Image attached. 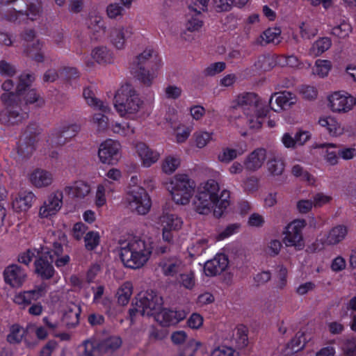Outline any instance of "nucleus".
I'll return each instance as SVG.
<instances>
[{
  "instance_id": "nucleus-1",
  "label": "nucleus",
  "mask_w": 356,
  "mask_h": 356,
  "mask_svg": "<svg viewBox=\"0 0 356 356\" xmlns=\"http://www.w3.org/2000/svg\"><path fill=\"white\" fill-rule=\"evenodd\" d=\"M219 186L217 181L209 179L204 186L200 189L193 200V205L195 211L200 214L207 215L214 207L213 216L221 218L229 206V191L223 190L220 196L218 195Z\"/></svg>"
},
{
  "instance_id": "nucleus-2",
  "label": "nucleus",
  "mask_w": 356,
  "mask_h": 356,
  "mask_svg": "<svg viewBox=\"0 0 356 356\" xmlns=\"http://www.w3.org/2000/svg\"><path fill=\"white\" fill-rule=\"evenodd\" d=\"M119 256L123 265L129 268L138 269L149 260L152 254L150 244L141 239L120 241Z\"/></svg>"
},
{
  "instance_id": "nucleus-3",
  "label": "nucleus",
  "mask_w": 356,
  "mask_h": 356,
  "mask_svg": "<svg viewBox=\"0 0 356 356\" xmlns=\"http://www.w3.org/2000/svg\"><path fill=\"white\" fill-rule=\"evenodd\" d=\"M153 50L145 49L141 54L136 56L130 64V72L145 86H150L154 79V75L151 72L156 65V57L153 58Z\"/></svg>"
},
{
  "instance_id": "nucleus-4",
  "label": "nucleus",
  "mask_w": 356,
  "mask_h": 356,
  "mask_svg": "<svg viewBox=\"0 0 356 356\" xmlns=\"http://www.w3.org/2000/svg\"><path fill=\"white\" fill-rule=\"evenodd\" d=\"M143 102L129 84L122 86L114 97V106L121 116L137 113Z\"/></svg>"
},
{
  "instance_id": "nucleus-5",
  "label": "nucleus",
  "mask_w": 356,
  "mask_h": 356,
  "mask_svg": "<svg viewBox=\"0 0 356 356\" xmlns=\"http://www.w3.org/2000/svg\"><path fill=\"white\" fill-rule=\"evenodd\" d=\"M172 198L177 204L186 205L190 202L195 188V182L186 175H177L170 182Z\"/></svg>"
},
{
  "instance_id": "nucleus-6",
  "label": "nucleus",
  "mask_w": 356,
  "mask_h": 356,
  "mask_svg": "<svg viewBox=\"0 0 356 356\" xmlns=\"http://www.w3.org/2000/svg\"><path fill=\"white\" fill-rule=\"evenodd\" d=\"M135 305L141 308V316H154L161 310L163 305V298L156 291L147 290L138 294Z\"/></svg>"
},
{
  "instance_id": "nucleus-7",
  "label": "nucleus",
  "mask_w": 356,
  "mask_h": 356,
  "mask_svg": "<svg viewBox=\"0 0 356 356\" xmlns=\"http://www.w3.org/2000/svg\"><path fill=\"white\" fill-rule=\"evenodd\" d=\"M35 78L31 74H22L18 78L15 92H4L1 95V101L7 107H22V95L26 87H29Z\"/></svg>"
},
{
  "instance_id": "nucleus-8",
  "label": "nucleus",
  "mask_w": 356,
  "mask_h": 356,
  "mask_svg": "<svg viewBox=\"0 0 356 356\" xmlns=\"http://www.w3.org/2000/svg\"><path fill=\"white\" fill-rule=\"evenodd\" d=\"M127 200L130 208L138 214L145 215L150 209L151 200L147 191L138 186H132L128 192Z\"/></svg>"
},
{
  "instance_id": "nucleus-9",
  "label": "nucleus",
  "mask_w": 356,
  "mask_h": 356,
  "mask_svg": "<svg viewBox=\"0 0 356 356\" xmlns=\"http://www.w3.org/2000/svg\"><path fill=\"white\" fill-rule=\"evenodd\" d=\"M120 144L112 140H107L100 145L98 156L103 163L115 165L120 158Z\"/></svg>"
},
{
  "instance_id": "nucleus-10",
  "label": "nucleus",
  "mask_w": 356,
  "mask_h": 356,
  "mask_svg": "<svg viewBox=\"0 0 356 356\" xmlns=\"http://www.w3.org/2000/svg\"><path fill=\"white\" fill-rule=\"evenodd\" d=\"M186 316L184 310L174 311L167 308H163L155 316L154 320L163 327L176 325Z\"/></svg>"
},
{
  "instance_id": "nucleus-11",
  "label": "nucleus",
  "mask_w": 356,
  "mask_h": 356,
  "mask_svg": "<svg viewBox=\"0 0 356 356\" xmlns=\"http://www.w3.org/2000/svg\"><path fill=\"white\" fill-rule=\"evenodd\" d=\"M5 282L13 288H19L22 286L26 278V273L21 266L11 264L7 266L3 271Z\"/></svg>"
},
{
  "instance_id": "nucleus-12",
  "label": "nucleus",
  "mask_w": 356,
  "mask_h": 356,
  "mask_svg": "<svg viewBox=\"0 0 356 356\" xmlns=\"http://www.w3.org/2000/svg\"><path fill=\"white\" fill-rule=\"evenodd\" d=\"M236 103V105L229 108L230 116L234 118L238 117L236 113V111L244 110L245 107L258 108L259 97L254 92H246L238 95Z\"/></svg>"
},
{
  "instance_id": "nucleus-13",
  "label": "nucleus",
  "mask_w": 356,
  "mask_h": 356,
  "mask_svg": "<svg viewBox=\"0 0 356 356\" xmlns=\"http://www.w3.org/2000/svg\"><path fill=\"white\" fill-rule=\"evenodd\" d=\"M63 197V193L59 191L49 195L47 200L44 202V205L40 209V216L41 218H48L56 214L62 207Z\"/></svg>"
},
{
  "instance_id": "nucleus-14",
  "label": "nucleus",
  "mask_w": 356,
  "mask_h": 356,
  "mask_svg": "<svg viewBox=\"0 0 356 356\" xmlns=\"http://www.w3.org/2000/svg\"><path fill=\"white\" fill-rule=\"evenodd\" d=\"M35 273L42 280L51 279L55 274L53 261L46 259L45 256H39L34 261Z\"/></svg>"
},
{
  "instance_id": "nucleus-15",
  "label": "nucleus",
  "mask_w": 356,
  "mask_h": 356,
  "mask_svg": "<svg viewBox=\"0 0 356 356\" xmlns=\"http://www.w3.org/2000/svg\"><path fill=\"white\" fill-rule=\"evenodd\" d=\"M284 234L283 242L287 247H294L297 251L304 249L305 245L302 232L298 231L294 226H287Z\"/></svg>"
},
{
  "instance_id": "nucleus-16",
  "label": "nucleus",
  "mask_w": 356,
  "mask_h": 356,
  "mask_svg": "<svg viewBox=\"0 0 356 356\" xmlns=\"http://www.w3.org/2000/svg\"><path fill=\"white\" fill-rule=\"evenodd\" d=\"M47 284L42 283L34 289L20 293L15 297V302L18 305H30L33 300H37L44 296Z\"/></svg>"
},
{
  "instance_id": "nucleus-17",
  "label": "nucleus",
  "mask_w": 356,
  "mask_h": 356,
  "mask_svg": "<svg viewBox=\"0 0 356 356\" xmlns=\"http://www.w3.org/2000/svg\"><path fill=\"white\" fill-rule=\"evenodd\" d=\"M266 159V150L264 148H257L252 152L244 161V168L250 172L259 170Z\"/></svg>"
},
{
  "instance_id": "nucleus-18",
  "label": "nucleus",
  "mask_w": 356,
  "mask_h": 356,
  "mask_svg": "<svg viewBox=\"0 0 356 356\" xmlns=\"http://www.w3.org/2000/svg\"><path fill=\"white\" fill-rule=\"evenodd\" d=\"M133 35L132 28L120 27L112 29L110 33V40L118 49H123L126 40Z\"/></svg>"
},
{
  "instance_id": "nucleus-19",
  "label": "nucleus",
  "mask_w": 356,
  "mask_h": 356,
  "mask_svg": "<svg viewBox=\"0 0 356 356\" xmlns=\"http://www.w3.org/2000/svg\"><path fill=\"white\" fill-rule=\"evenodd\" d=\"M80 129L81 127L77 124L63 127L60 130L52 134V143L56 145H63L69 139L74 137Z\"/></svg>"
},
{
  "instance_id": "nucleus-20",
  "label": "nucleus",
  "mask_w": 356,
  "mask_h": 356,
  "mask_svg": "<svg viewBox=\"0 0 356 356\" xmlns=\"http://www.w3.org/2000/svg\"><path fill=\"white\" fill-rule=\"evenodd\" d=\"M353 97L341 95L339 92H334L329 97L330 106L334 112H347L353 106Z\"/></svg>"
},
{
  "instance_id": "nucleus-21",
  "label": "nucleus",
  "mask_w": 356,
  "mask_h": 356,
  "mask_svg": "<svg viewBox=\"0 0 356 356\" xmlns=\"http://www.w3.org/2000/svg\"><path fill=\"white\" fill-rule=\"evenodd\" d=\"M34 194L31 191H23L13 202V208L17 213L27 211L35 201Z\"/></svg>"
},
{
  "instance_id": "nucleus-22",
  "label": "nucleus",
  "mask_w": 356,
  "mask_h": 356,
  "mask_svg": "<svg viewBox=\"0 0 356 356\" xmlns=\"http://www.w3.org/2000/svg\"><path fill=\"white\" fill-rule=\"evenodd\" d=\"M136 151L143 160V165L149 167L152 163L157 161L159 158V154L150 149L144 143H138L136 145Z\"/></svg>"
},
{
  "instance_id": "nucleus-23",
  "label": "nucleus",
  "mask_w": 356,
  "mask_h": 356,
  "mask_svg": "<svg viewBox=\"0 0 356 356\" xmlns=\"http://www.w3.org/2000/svg\"><path fill=\"white\" fill-rule=\"evenodd\" d=\"M311 138L309 131L297 132L293 138L289 133H285L282 138L284 145L287 148H295L296 144L303 145Z\"/></svg>"
},
{
  "instance_id": "nucleus-24",
  "label": "nucleus",
  "mask_w": 356,
  "mask_h": 356,
  "mask_svg": "<svg viewBox=\"0 0 356 356\" xmlns=\"http://www.w3.org/2000/svg\"><path fill=\"white\" fill-rule=\"evenodd\" d=\"M28 117L26 113L22 114L17 111L4 110L0 113V123L6 126L18 124Z\"/></svg>"
},
{
  "instance_id": "nucleus-25",
  "label": "nucleus",
  "mask_w": 356,
  "mask_h": 356,
  "mask_svg": "<svg viewBox=\"0 0 356 356\" xmlns=\"http://www.w3.org/2000/svg\"><path fill=\"white\" fill-rule=\"evenodd\" d=\"M90 191V186L83 181H75L73 186L65 188V193L73 198H84L89 194Z\"/></svg>"
},
{
  "instance_id": "nucleus-26",
  "label": "nucleus",
  "mask_w": 356,
  "mask_h": 356,
  "mask_svg": "<svg viewBox=\"0 0 356 356\" xmlns=\"http://www.w3.org/2000/svg\"><path fill=\"white\" fill-rule=\"evenodd\" d=\"M31 181L36 187H44L52 182V175L50 172L37 169L31 175Z\"/></svg>"
},
{
  "instance_id": "nucleus-27",
  "label": "nucleus",
  "mask_w": 356,
  "mask_h": 356,
  "mask_svg": "<svg viewBox=\"0 0 356 356\" xmlns=\"http://www.w3.org/2000/svg\"><path fill=\"white\" fill-rule=\"evenodd\" d=\"M88 29H90L92 33L90 36L91 40L97 41L104 35L106 26L103 19L101 17L96 16L90 19Z\"/></svg>"
},
{
  "instance_id": "nucleus-28",
  "label": "nucleus",
  "mask_w": 356,
  "mask_h": 356,
  "mask_svg": "<svg viewBox=\"0 0 356 356\" xmlns=\"http://www.w3.org/2000/svg\"><path fill=\"white\" fill-rule=\"evenodd\" d=\"M31 84L24 89L23 95H22V106L29 104H36V106L41 107L44 105V101L40 97L35 89L31 88Z\"/></svg>"
},
{
  "instance_id": "nucleus-29",
  "label": "nucleus",
  "mask_w": 356,
  "mask_h": 356,
  "mask_svg": "<svg viewBox=\"0 0 356 356\" xmlns=\"http://www.w3.org/2000/svg\"><path fill=\"white\" fill-rule=\"evenodd\" d=\"M35 136H26L17 146V153L22 158H29L35 149Z\"/></svg>"
},
{
  "instance_id": "nucleus-30",
  "label": "nucleus",
  "mask_w": 356,
  "mask_h": 356,
  "mask_svg": "<svg viewBox=\"0 0 356 356\" xmlns=\"http://www.w3.org/2000/svg\"><path fill=\"white\" fill-rule=\"evenodd\" d=\"M347 234V228L343 225H338L332 228L325 241L326 245H335L343 241Z\"/></svg>"
},
{
  "instance_id": "nucleus-31",
  "label": "nucleus",
  "mask_w": 356,
  "mask_h": 356,
  "mask_svg": "<svg viewBox=\"0 0 356 356\" xmlns=\"http://www.w3.org/2000/svg\"><path fill=\"white\" fill-rule=\"evenodd\" d=\"M304 337V332H298L296 336L286 344V353L287 355H293L302 350L306 344L305 338H304L303 341L301 340Z\"/></svg>"
},
{
  "instance_id": "nucleus-32",
  "label": "nucleus",
  "mask_w": 356,
  "mask_h": 356,
  "mask_svg": "<svg viewBox=\"0 0 356 356\" xmlns=\"http://www.w3.org/2000/svg\"><path fill=\"white\" fill-rule=\"evenodd\" d=\"M122 344V341L119 337H111L105 341L98 343L99 350L101 355L112 353L118 349Z\"/></svg>"
},
{
  "instance_id": "nucleus-33",
  "label": "nucleus",
  "mask_w": 356,
  "mask_h": 356,
  "mask_svg": "<svg viewBox=\"0 0 356 356\" xmlns=\"http://www.w3.org/2000/svg\"><path fill=\"white\" fill-rule=\"evenodd\" d=\"M81 308L77 305L69 308L63 315V321L69 328L74 327L79 323Z\"/></svg>"
},
{
  "instance_id": "nucleus-34",
  "label": "nucleus",
  "mask_w": 356,
  "mask_h": 356,
  "mask_svg": "<svg viewBox=\"0 0 356 356\" xmlns=\"http://www.w3.org/2000/svg\"><path fill=\"white\" fill-rule=\"evenodd\" d=\"M92 57L99 64L111 63L113 61L112 54L106 47H98L92 51Z\"/></svg>"
},
{
  "instance_id": "nucleus-35",
  "label": "nucleus",
  "mask_w": 356,
  "mask_h": 356,
  "mask_svg": "<svg viewBox=\"0 0 356 356\" xmlns=\"http://www.w3.org/2000/svg\"><path fill=\"white\" fill-rule=\"evenodd\" d=\"M133 286L129 282H124L118 290V302L121 306L127 305L132 295Z\"/></svg>"
},
{
  "instance_id": "nucleus-36",
  "label": "nucleus",
  "mask_w": 356,
  "mask_h": 356,
  "mask_svg": "<svg viewBox=\"0 0 356 356\" xmlns=\"http://www.w3.org/2000/svg\"><path fill=\"white\" fill-rule=\"evenodd\" d=\"M296 102V97L290 92L284 91L275 99V102L280 110L290 108Z\"/></svg>"
},
{
  "instance_id": "nucleus-37",
  "label": "nucleus",
  "mask_w": 356,
  "mask_h": 356,
  "mask_svg": "<svg viewBox=\"0 0 356 356\" xmlns=\"http://www.w3.org/2000/svg\"><path fill=\"white\" fill-rule=\"evenodd\" d=\"M162 223L163 227L177 232L181 228L183 222L177 215L167 213L163 216Z\"/></svg>"
},
{
  "instance_id": "nucleus-38",
  "label": "nucleus",
  "mask_w": 356,
  "mask_h": 356,
  "mask_svg": "<svg viewBox=\"0 0 356 356\" xmlns=\"http://www.w3.org/2000/svg\"><path fill=\"white\" fill-rule=\"evenodd\" d=\"M267 168L268 172L272 176L281 175L285 168L284 161L281 159L273 158L268 161Z\"/></svg>"
},
{
  "instance_id": "nucleus-39",
  "label": "nucleus",
  "mask_w": 356,
  "mask_h": 356,
  "mask_svg": "<svg viewBox=\"0 0 356 356\" xmlns=\"http://www.w3.org/2000/svg\"><path fill=\"white\" fill-rule=\"evenodd\" d=\"M213 133L204 131H197L193 134L195 145L198 148L204 147L213 140Z\"/></svg>"
},
{
  "instance_id": "nucleus-40",
  "label": "nucleus",
  "mask_w": 356,
  "mask_h": 356,
  "mask_svg": "<svg viewBox=\"0 0 356 356\" xmlns=\"http://www.w3.org/2000/svg\"><path fill=\"white\" fill-rule=\"evenodd\" d=\"M248 328L244 325H240L236 328V342L238 348H243L248 344Z\"/></svg>"
},
{
  "instance_id": "nucleus-41",
  "label": "nucleus",
  "mask_w": 356,
  "mask_h": 356,
  "mask_svg": "<svg viewBox=\"0 0 356 356\" xmlns=\"http://www.w3.org/2000/svg\"><path fill=\"white\" fill-rule=\"evenodd\" d=\"M281 35V30L279 27L268 28L263 32L261 38L266 43H275L280 42V36Z\"/></svg>"
},
{
  "instance_id": "nucleus-42",
  "label": "nucleus",
  "mask_w": 356,
  "mask_h": 356,
  "mask_svg": "<svg viewBox=\"0 0 356 356\" xmlns=\"http://www.w3.org/2000/svg\"><path fill=\"white\" fill-rule=\"evenodd\" d=\"M26 332L22 330L18 324H14L10 327V332L7 336V341L10 343H19L22 341V338Z\"/></svg>"
},
{
  "instance_id": "nucleus-43",
  "label": "nucleus",
  "mask_w": 356,
  "mask_h": 356,
  "mask_svg": "<svg viewBox=\"0 0 356 356\" xmlns=\"http://www.w3.org/2000/svg\"><path fill=\"white\" fill-rule=\"evenodd\" d=\"M318 123L321 126L326 127L329 133L332 135L340 134V127L333 118H320Z\"/></svg>"
},
{
  "instance_id": "nucleus-44",
  "label": "nucleus",
  "mask_w": 356,
  "mask_h": 356,
  "mask_svg": "<svg viewBox=\"0 0 356 356\" xmlns=\"http://www.w3.org/2000/svg\"><path fill=\"white\" fill-rule=\"evenodd\" d=\"M241 154L235 149L224 147L222 152L218 154V159L221 163H229L237 158Z\"/></svg>"
},
{
  "instance_id": "nucleus-45",
  "label": "nucleus",
  "mask_w": 356,
  "mask_h": 356,
  "mask_svg": "<svg viewBox=\"0 0 356 356\" xmlns=\"http://www.w3.org/2000/svg\"><path fill=\"white\" fill-rule=\"evenodd\" d=\"M99 241L98 232L93 231L88 232L84 237L86 249L90 251L93 250L99 244Z\"/></svg>"
},
{
  "instance_id": "nucleus-46",
  "label": "nucleus",
  "mask_w": 356,
  "mask_h": 356,
  "mask_svg": "<svg viewBox=\"0 0 356 356\" xmlns=\"http://www.w3.org/2000/svg\"><path fill=\"white\" fill-rule=\"evenodd\" d=\"M352 31V27L350 24L343 21L340 24L334 26L331 33L339 38H345L348 36Z\"/></svg>"
},
{
  "instance_id": "nucleus-47",
  "label": "nucleus",
  "mask_w": 356,
  "mask_h": 356,
  "mask_svg": "<svg viewBox=\"0 0 356 356\" xmlns=\"http://www.w3.org/2000/svg\"><path fill=\"white\" fill-rule=\"evenodd\" d=\"M181 261L176 260L170 263H161L160 266L162 268L163 273L167 276H173L177 274L180 269Z\"/></svg>"
},
{
  "instance_id": "nucleus-48",
  "label": "nucleus",
  "mask_w": 356,
  "mask_h": 356,
  "mask_svg": "<svg viewBox=\"0 0 356 356\" xmlns=\"http://www.w3.org/2000/svg\"><path fill=\"white\" fill-rule=\"evenodd\" d=\"M332 45V41L328 37H323L316 40L313 48L316 49V55H320L328 50Z\"/></svg>"
},
{
  "instance_id": "nucleus-49",
  "label": "nucleus",
  "mask_w": 356,
  "mask_h": 356,
  "mask_svg": "<svg viewBox=\"0 0 356 356\" xmlns=\"http://www.w3.org/2000/svg\"><path fill=\"white\" fill-rule=\"evenodd\" d=\"M200 345V342L191 340L179 350L177 356H194Z\"/></svg>"
},
{
  "instance_id": "nucleus-50",
  "label": "nucleus",
  "mask_w": 356,
  "mask_h": 356,
  "mask_svg": "<svg viewBox=\"0 0 356 356\" xmlns=\"http://www.w3.org/2000/svg\"><path fill=\"white\" fill-rule=\"evenodd\" d=\"M112 130L113 132L126 136L129 134L134 133V127L129 122H123V123H115L112 126Z\"/></svg>"
},
{
  "instance_id": "nucleus-51",
  "label": "nucleus",
  "mask_w": 356,
  "mask_h": 356,
  "mask_svg": "<svg viewBox=\"0 0 356 356\" xmlns=\"http://www.w3.org/2000/svg\"><path fill=\"white\" fill-rule=\"evenodd\" d=\"M98 343L85 341L83 342L84 352L83 356H101L100 350H99Z\"/></svg>"
},
{
  "instance_id": "nucleus-52",
  "label": "nucleus",
  "mask_w": 356,
  "mask_h": 356,
  "mask_svg": "<svg viewBox=\"0 0 356 356\" xmlns=\"http://www.w3.org/2000/svg\"><path fill=\"white\" fill-rule=\"evenodd\" d=\"M211 260L220 274L225 270L229 264L228 257L225 254H218Z\"/></svg>"
},
{
  "instance_id": "nucleus-53",
  "label": "nucleus",
  "mask_w": 356,
  "mask_h": 356,
  "mask_svg": "<svg viewBox=\"0 0 356 356\" xmlns=\"http://www.w3.org/2000/svg\"><path fill=\"white\" fill-rule=\"evenodd\" d=\"M331 68L330 61L327 60H318L316 62V73L324 77L327 75Z\"/></svg>"
},
{
  "instance_id": "nucleus-54",
  "label": "nucleus",
  "mask_w": 356,
  "mask_h": 356,
  "mask_svg": "<svg viewBox=\"0 0 356 356\" xmlns=\"http://www.w3.org/2000/svg\"><path fill=\"white\" fill-rule=\"evenodd\" d=\"M180 164L178 159L168 156L163 164V170L168 174H171L176 170Z\"/></svg>"
},
{
  "instance_id": "nucleus-55",
  "label": "nucleus",
  "mask_w": 356,
  "mask_h": 356,
  "mask_svg": "<svg viewBox=\"0 0 356 356\" xmlns=\"http://www.w3.org/2000/svg\"><path fill=\"white\" fill-rule=\"evenodd\" d=\"M226 65L224 62H217L211 64L204 70V74L205 76H214L221 72H222L225 69Z\"/></svg>"
},
{
  "instance_id": "nucleus-56",
  "label": "nucleus",
  "mask_w": 356,
  "mask_h": 356,
  "mask_svg": "<svg viewBox=\"0 0 356 356\" xmlns=\"http://www.w3.org/2000/svg\"><path fill=\"white\" fill-rule=\"evenodd\" d=\"M40 49V44H37V47L30 48L29 47H26L24 49V52L26 53V56L31 58V59L35 60L38 63H42L44 61V55L43 54L38 51Z\"/></svg>"
},
{
  "instance_id": "nucleus-57",
  "label": "nucleus",
  "mask_w": 356,
  "mask_h": 356,
  "mask_svg": "<svg viewBox=\"0 0 356 356\" xmlns=\"http://www.w3.org/2000/svg\"><path fill=\"white\" fill-rule=\"evenodd\" d=\"M17 72L14 65L2 60L0 61V74L5 76H13Z\"/></svg>"
},
{
  "instance_id": "nucleus-58",
  "label": "nucleus",
  "mask_w": 356,
  "mask_h": 356,
  "mask_svg": "<svg viewBox=\"0 0 356 356\" xmlns=\"http://www.w3.org/2000/svg\"><path fill=\"white\" fill-rule=\"evenodd\" d=\"M207 240H199L191 248H188V253L191 257H195L196 255L201 254L206 249Z\"/></svg>"
},
{
  "instance_id": "nucleus-59",
  "label": "nucleus",
  "mask_w": 356,
  "mask_h": 356,
  "mask_svg": "<svg viewBox=\"0 0 356 356\" xmlns=\"http://www.w3.org/2000/svg\"><path fill=\"white\" fill-rule=\"evenodd\" d=\"M235 0H213L217 12L229 11L234 6Z\"/></svg>"
},
{
  "instance_id": "nucleus-60",
  "label": "nucleus",
  "mask_w": 356,
  "mask_h": 356,
  "mask_svg": "<svg viewBox=\"0 0 356 356\" xmlns=\"http://www.w3.org/2000/svg\"><path fill=\"white\" fill-rule=\"evenodd\" d=\"M179 282L186 289H192L195 286V276L193 272L183 273L179 275Z\"/></svg>"
},
{
  "instance_id": "nucleus-61",
  "label": "nucleus",
  "mask_w": 356,
  "mask_h": 356,
  "mask_svg": "<svg viewBox=\"0 0 356 356\" xmlns=\"http://www.w3.org/2000/svg\"><path fill=\"white\" fill-rule=\"evenodd\" d=\"M343 351L346 356L356 355V337L346 340L343 346Z\"/></svg>"
},
{
  "instance_id": "nucleus-62",
  "label": "nucleus",
  "mask_w": 356,
  "mask_h": 356,
  "mask_svg": "<svg viewBox=\"0 0 356 356\" xmlns=\"http://www.w3.org/2000/svg\"><path fill=\"white\" fill-rule=\"evenodd\" d=\"M211 356H240L238 352L227 346L218 347L214 349Z\"/></svg>"
},
{
  "instance_id": "nucleus-63",
  "label": "nucleus",
  "mask_w": 356,
  "mask_h": 356,
  "mask_svg": "<svg viewBox=\"0 0 356 356\" xmlns=\"http://www.w3.org/2000/svg\"><path fill=\"white\" fill-rule=\"evenodd\" d=\"M168 332L164 329H158L156 326L152 325L149 330V337L150 339L162 340L166 337Z\"/></svg>"
},
{
  "instance_id": "nucleus-64",
  "label": "nucleus",
  "mask_w": 356,
  "mask_h": 356,
  "mask_svg": "<svg viewBox=\"0 0 356 356\" xmlns=\"http://www.w3.org/2000/svg\"><path fill=\"white\" fill-rule=\"evenodd\" d=\"M58 343L55 340H49L40 350L39 356H51L53 351L57 348Z\"/></svg>"
}]
</instances>
